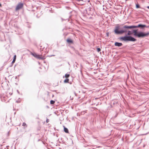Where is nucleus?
<instances>
[{
	"instance_id": "obj_3",
	"label": "nucleus",
	"mask_w": 149,
	"mask_h": 149,
	"mask_svg": "<svg viewBox=\"0 0 149 149\" xmlns=\"http://www.w3.org/2000/svg\"><path fill=\"white\" fill-rule=\"evenodd\" d=\"M31 54L35 57L38 59L43 60L45 58V57L44 56H43L42 55H38L36 53H33L31 52Z\"/></svg>"
},
{
	"instance_id": "obj_19",
	"label": "nucleus",
	"mask_w": 149,
	"mask_h": 149,
	"mask_svg": "<svg viewBox=\"0 0 149 149\" xmlns=\"http://www.w3.org/2000/svg\"><path fill=\"white\" fill-rule=\"evenodd\" d=\"M48 120H46V121H47V123H48Z\"/></svg>"
},
{
	"instance_id": "obj_5",
	"label": "nucleus",
	"mask_w": 149,
	"mask_h": 149,
	"mask_svg": "<svg viewBox=\"0 0 149 149\" xmlns=\"http://www.w3.org/2000/svg\"><path fill=\"white\" fill-rule=\"evenodd\" d=\"M23 6V4L22 3H19L17 6L15 10H19L22 8Z\"/></svg>"
},
{
	"instance_id": "obj_4",
	"label": "nucleus",
	"mask_w": 149,
	"mask_h": 149,
	"mask_svg": "<svg viewBox=\"0 0 149 149\" xmlns=\"http://www.w3.org/2000/svg\"><path fill=\"white\" fill-rule=\"evenodd\" d=\"M149 33H145L143 32H140L138 33L137 36L139 38L147 36Z\"/></svg>"
},
{
	"instance_id": "obj_20",
	"label": "nucleus",
	"mask_w": 149,
	"mask_h": 149,
	"mask_svg": "<svg viewBox=\"0 0 149 149\" xmlns=\"http://www.w3.org/2000/svg\"><path fill=\"white\" fill-rule=\"evenodd\" d=\"M147 8H148L149 9V6H147Z\"/></svg>"
},
{
	"instance_id": "obj_23",
	"label": "nucleus",
	"mask_w": 149,
	"mask_h": 149,
	"mask_svg": "<svg viewBox=\"0 0 149 149\" xmlns=\"http://www.w3.org/2000/svg\"><path fill=\"white\" fill-rule=\"evenodd\" d=\"M1 3H0V7L1 6Z\"/></svg>"
},
{
	"instance_id": "obj_6",
	"label": "nucleus",
	"mask_w": 149,
	"mask_h": 149,
	"mask_svg": "<svg viewBox=\"0 0 149 149\" xmlns=\"http://www.w3.org/2000/svg\"><path fill=\"white\" fill-rule=\"evenodd\" d=\"M146 25H142L141 24H140L138 25L137 26H132V28H136L139 27H141V28H143L144 27H146Z\"/></svg>"
},
{
	"instance_id": "obj_9",
	"label": "nucleus",
	"mask_w": 149,
	"mask_h": 149,
	"mask_svg": "<svg viewBox=\"0 0 149 149\" xmlns=\"http://www.w3.org/2000/svg\"><path fill=\"white\" fill-rule=\"evenodd\" d=\"M67 42L68 43H72V41L70 39H68L67 40Z\"/></svg>"
},
{
	"instance_id": "obj_15",
	"label": "nucleus",
	"mask_w": 149,
	"mask_h": 149,
	"mask_svg": "<svg viewBox=\"0 0 149 149\" xmlns=\"http://www.w3.org/2000/svg\"><path fill=\"white\" fill-rule=\"evenodd\" d=\"M55 103V101L53 100H51L50 101V104H53Z\"/></svg>"
},
{
	"instance_id": "obj_22",
	"label": "nucleus",
	"mask_w": 149,
	"mask_h": 149,
	"mask_svg": "<svg viewBox=\"0 0 149 149\" xmlns=\"http://www.w3.org/2000/svg\"><path fill=\"white\" fill-rule=\"evenodd\" d=\"M79 1H83V0H78Z\"/></svg>"
},
{
	"instance_id": "obj_7",
	"label": "nucleus",
	"mask_w": 149,
	"mask_h": 149,
	"mask_svg": "<svg viewBox=\"0 0 149 149\" xmlns=\"http://www.w3.org/2000/svg\"><path fill=\"white\" fill-rule=\"evenodd\" d=\"M115 45L116 46L120 47L122 45V44L121 43L116 42L115 43Z\"/></svg>"
},
{
	"instance_id": "obj_2",
	"label": "nucleus",
	"mask_w": 149,
	"mask_h": 149,
	"mask_svg": "<svg viewBox=\"0 0 149 149\" xmlns=\"http://www.w3.org/2000/svg\"><path fill=\"white\" fill-rule=\"evenodd\" d=\"M120 40L125 41H131L134 42L136 40V39L131 36H126L122 37L120 38Z\"/></svg>"
},
{
	"instance_id": "obj_10",
	"label": "nucleus",
	"mask_w": 149,
	"mask_h": 149,
	"mask_svg": "<svg viewBox=\"0 0 149 149\" xmlns=\"http://www.w3.org/2000/svg\"><path fill=\"white\" fill-rule=\"evenodd\" d=\"M64 132L66 133H68L69 132L68 129L67 128L65 127L64 126Z\"/></svg>"
},
{
	"instance_id": "obj_1",
	"label": "nucleus",
	"mask_w": 149,
	"mask_h": 149,
	"mask_svg": "<svg viewBox=\"0 0 149 149\" xmlns=\"http://www.w3.org/2000/svg\"><path fill=\"white\" fill-rule=\"evenodd\" d=\"M132 28V26H127L125 25L121 27L118 24L115 27L114 32L117 34H122L127 32L128 29Z\"/></svg>"
},
{
	"instance_id": "obj_8",
	"label": "nucleus",
	"mask_w": 149,
	"mask_h": 149,
	"mask_svg": "<svg viewBox=\"0 0 149 149\" xmlns=\"http://www.w3.org/2000/svg\"><path fill=\"white\" fill-rule=\"evenodd\" d=\"M133 32L134 33V36H137L138 33H137V30H133Z\"/></svg>"
},
{
	"instance_id": "obj_12",
	"label": "nucleus",
	"mask_w": 149,
	"mask_h": 149,
	"mask_svg": "<svg viewBox=\"0 0 149 149\" xmlns=\"http://www.w3.org/2000/svg\"><path fill=\"white\" fill-rule=\"evenodd\" d=\"M16 55H15L14 56V58H13V61L12 62V63H14L15 62V60H16Z\"/></svg>"
},
{
	"instance_id": "obj_11",
	"label": "nucleus",
	"mask_w": 149,
	"mask_h": 149,
	"mask_svg": "<svg viewBox=\"0 0 149 149\" xmlns=\"http://www.w3.org/2000/svg\"><path fill=\"white\" fill-rule=\"evenodd\" d=\"M128 31V33H127V35L128 36H130L132 34V33L131 32V31Z\"/></svg>"
},
{
	"instance_id": "obj_16",
	"label": "nucleus",
	"mask_w": 149,
	"mask_h": 149,
	"mask_svg": "<svg viewBox=\"0 0 149 149\" xmlns=\"http://www.w3.org/2000/svg\"><path fill=\"white\" fill-rule=\"evenodd\" d=\"M136 8H140V6L138 4H136Z\"/></svg>"
},
{
	"instance_id": "obj_13",
	"label": "nucleus",
	"mask_w": 149,
	"mask_h": 149,
	"mask_svg": "<svg viewBox=\"0 0 149 149\" xmlns=\"http://www.w3.org/2000/svg\"><path fill=\"white\" fill-rule=\"evenodd\" d=\"M69 76H70L69 74H66L65 75V77L66 78H68Z\"/></svg>"
},
{
	"instance_id": "obj_17",
	"label": "nucleus",
	"mask_w": 149,
	"mask_h": 149,
	"mask_svg": "<svg viewBox=\"0 0 149 149\" xmlns=\"http://www.w3.org/2000/svg\"><path fill=\"white\" fill-rule=\"evenodd\" d=\"M97 52H99L101 51V49L100 48H97Z\"/></svg>"
},
{
	"instance_id": "obj_14",
	"label": "nucleus",
	"mask_w": 149,
	"mask_h": 149,
	"mask_svg": "<svg viewBox=\"0 0 149 149\" xmlns=\"http://www.w3.org/2000/svg\"><path fill=\"white\" fill-rule=\"evenodd\" d=\"M69 80L68 79H67L64 80V82L65 83H68V82Z\"/></svg>"
},
{
	"instance_id": "obj_21",
	"label": "nucleus",
	"mask_w": 149,
	"mask_h": 149,
	"mask_svg": "<svg viewBox=\"0 0 149 149\" xmlns=\"http://www.w3.org/2000/svg\"><path fill=\"white\" fill-rule=\"evenodd\" d=\"M147 28H149V26H146Z\"/></svg>"
},
{
	"instance_id": "obj_18",
	"label": "nucleus",
	"mask_w": 149,
	"mask_h": 149,
	"mask_svg": "<svg viewBox=\"0 0 149 149\" xmlns=\"http://www.w3.org/2000/svg\"><path fill=\"white\" fill-rule=\"evenodd\" d=\"M22 126H26V127L27 126L26 125V123H23L22 124Z\"/></svg>"
}]
</instances>
